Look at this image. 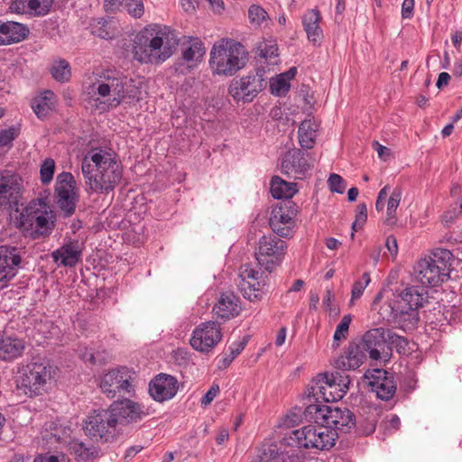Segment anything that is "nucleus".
Wrapping results in <instances>:
<instances>
[{
	"instance_id": "nucleus-49",
	"label": "nucleus",
	"mask_w": 462,
	"mask_h": 462,
	"mask_svg": "<svg viewBox=\"0 0 462 462\" xmlns=\"http://www.w3.org/2000/svg\"><path fill=\"white\" fill-rule=\"evenodd\" d=\"M371 279L368 273H363L360 280L356 281L352 288L350 302L353 303L358 300L364 293L365 289L370 283Z\"/></svg>"
},
{
	"instance_id": "nucleus-51",
	"label": "nucleus",
	"mask_w": 462,
	"mask_h": 462,
	"mask_svg": "<svg viewBox=\"0 0 462 462\" xmlns=\"http://www.w3.org/2000/svg\"><path fill=\"white\" fill-rule=\"evenodd\" d=\"M290 83L281 74L270 82V88L273 94L282 96L290 89Z\"/></svg>"
},
{
	"instance_id": "nucleus-2",
	"label": "nucleus",
	"mask_w": 462,
	"mask_h": 462,
	"mask_svg": "<svg viewBox=\"0 0 462 462\" xmlns=\"http://www.w3.org/2000/svg\"><path fill=\"white\" fill-rule=\"evenodd\" d=\"M142 83L116 70L103 72L89 88L93 106L99 112L117 107L125 99L136 104L142 98Z\"/></svg>"
},
{
	"instance_id": "nucleus-43",
	"label": "nucleus",
	"mask_w": 462,
	"mask_h": 462,
	"mask_svg": "<svg viewBox=\"0 0 462 462\" xmlns=\"http://www.w3.org/2000/svg\"><path fill=\"white\" fill-rule=\"evenodd\" d=\"M53 5V0H27V7L29 14L44 16L46 15Z\"/></svg>"
},
{
	"instance_id": "nucleus-4",
	"label": "nucleus",
	"mask_w": 462,
	"mask_h": 462,
	"mask_svg": "<svg viewBox=\"0 0 462 462\" xmlns=\"http://www.w3.org/2000/svg\"><path fill=\"white\" fill-rule=\"evenodd\" d=\"M178 42L176 34L169 27L149 25L135 36L134 57L141 63L160 64L172 55Z\"/></svg>"
},
{
	"instance_id": "nucleus-1",
	"label": "nucleus",
	"mask_w": 462,
	"mask_h": 462,
	"mask_svg": "<svg viewBox=\"0 0 462 462\" xmlns=\"http://www.w3.org/2000/svg\"><path fill=\"white\" fill-rule=\"evenodd\" d=\"M87 189L97 194H108L120 183L123 165L111 150L91 148L81 162Z\"/></svg>"
},
{
	"instance_id": "nucleus-42",
	"label": "nucleus",
	"mask_w": 462,
	"mask_h": 462,
	"mask_svg": "<svg viewBox=\"0 0 462 462\" xmlns=\"http://www.w3.org/2000/svg\"><path fill=\"white\" fill-rule=\"evenodd\" d=\"M257 55L265 59L269 63H275L273 60L279 56L275 41L270 39L259 42L257 46Z\"/></svg>"
},
{
	"instance_id": "nucleus-18",
	"label": "nucleus",
	"mask_w": 462,
	"mask_h": 462,
	"mask_svg": "<svg viewBox=\"0 0 462 462\" xmlns=\"http://www.w3.org/2000/svg\"><path fill=\"white\" fill-rule=\"evenodd\" d=\"M55 195L57 203L65 215H72L78 202L76 180L72 173L62 171L57 176Z\"/></svg>"
},
{
	"instance_id": "nucleus-19",
	"label": "nucleus",
	"mask_w": 462,
	"mask_h": 462,
	"mask_svg": "<svg viewBox=\"0 0 462 462\" xmlns=\"http://www.w3.org/2000/svg\"><path fill=\"white\" fill-rule=\"evenodd\" d=\"M107 410L116 426L129 425L148 415L147 409L143 404L128 398L115 401Z\"/></svg>"
},
{
	"instance_id": "nucleus-37",
	"label": "nucleus",
	"mask_w": 462,
	"mask_h": 462,
	"mask_svg": "<svg viewBox=\"0 0 462 462\" xmlns=\"http://www.w3.org/2000/svg\"><path fill=\"white\" fill-rule=\"evenodd\" d=\"M414 276L423 287L431 288L433 282V258L431 255L418 261L414 266Z\"/></svg>"
},
{
	"instance_id": "nucleus-57",
	"label": "nucleus",
	"mask_w": 462,
	"mask_h": 462,
	"mask_svg": "<svg viewBox=\"0 0 462 462\" xmlns=\"http://www.w3.org/2000/svg\"><path fill=\"white\" fill-rule=\"evenodd\" d=\"M51 430H52V431L50 433V435H48L47 433L42 435V438L44 439H46L47 441H51V442H58V443H64V444L67 443L66 437H65V435L67 434L66 430L59 429L56 426Z\"/></svg>"
},
{
	"instance_id": "nucleus-13",
	"label": "nucleus",
	"mask_w": 462,
	"mask_h": 462,
	"mask_svg": "<svg viewBox=\"0 0 462 462\" xmlns=\"http://www.w3.org/2000/svg\"><path fill=\"white\" fill-rule=\"evenodd\" d=\"M299 207L292 200H282L271 212L269 225L280 237H292L296 228V217Z\"/></svg>"
},
{
	"instance_id": "nucleus-27",
	"label": "nucleus",
	"mask_w": 462,
	"mask_h": 462,
	"mask_svg": "<svg viewBox=\"0 0 462 462\" xmlns=\"http://www.w3.org/2000/svg\"><path fill=\"white\" fill-rule=\"evenodd\" d=\"M241 310V300L233 291L222 292L213 307L216 318L224 321L237 317Z\"/></svg>"
},
{
	"instance_id": "nucleus-9",
	"label": "nucleus",
	"mask_w": 462,
	"mask_h": 462,
	"mask_svg": "<svg viewBox=\"0 0 462 462\" xmlns=\"http://www.w3.org/2000/svg\"><path fill=\"white\" fill-rule=\"evenodd\" d=\"M337 439L336 431L328 429L325 423H316L291 430L284 440L288 446L299 448L329 450Z\"/></svg>"
},
{
	"instance_id": "nucleus-58",
	"label": "nucleus",
	"mask_w": 462,
	"mask_h": 462,
	"mask_svg": "<svg viewBox=\"0 0 462 462\" xmlns=\"http://www.w3.org/2000/svg\"><path fill=\"white\" fill-rule=\"evenodd\" d=\"M367 219V208L365 203L359 204L357 206V213L356 216V220L352 225L353 230L356 231L358 228H362L363 225L366 222Z\"/></svg>"
},
{
	"instance_id": "nucleus-15",
	"label": "nucleus",
	"mask_w": 462,
	"mask_h": 462,
	"mask_svg": "<svg viewBox=\"0 0 462 462\" xmlns=\"http://www.w3.org/2000/svg\"><path fill=\"white\" fill-rule=\"evenodd\" d=\"M264 86L263 73L256 71L233 79L229 84L228 93L236 102L249 103L258 96Z\"/></svg>"
},
{
	"instance_id": "nucleus-54",
	"label": "nucleus",
	"mask_w": 462,
	"mask_h": 462,
	"mask_svg": "<svg viewBox=\"0 0 462 462\" xmlns=\"http://www.w3.org/2000/svg\"><path fill=\"white\" fill-rule=\"evenodd\" d=\"M301 420V412L300 410L295 409L288 412L284 417L281 420L280 427L291 428L298 424Z\"/></svg>"
},
{
	"instance_id": "nucleus-29",
	"label": "nucleus",
	"mask_w": 462,
	"mask_h": 462,
	"mask_svg": "<svg viewBox=\"0 0 462 462\" xmlns=\"http://www.w3.org/2000/svg\"><path fill=\"white\" fill-rule=\"evenodd\" d=\"M81 248L76 240H69L51 253V258L58 266L75 267L81 257Z\"/></svg>"
},
{
	"instance_id": "nucleus-47",
	"label": "nucleus",
	"mask_w": 462,
	"mask_h": 462,
	"mask_svg": "<svg viewBox=\"0 0 462 462\" xmlns=\"http://www.w3.org/2000/svg\"><path fill=\"white\" fill-rule=\"evenodd\" d=\"M266 11L257 5H253L248 10V18L250 23L254 26H261L267 19Z\"/></svg>"
},
{
	"instance_id": "nucleus-38",
	"label": "nucleus",
	"mask_w": 462,
	"mask_h": 462,
	"mask_svg": "<svg viewBox=\"0 0 462 462\" xmlns=\"http://www.w3.org/2000/svg\"><path fill=\"white\" fill-rule=\"evenodd\" d=\"M297 191V185L294 182L283 180L278 176L271 180V193L277 199L291 200V199Z\"/></svg>"
},
{
	"instance_id": "nucleus-22",
	"label": "nucleus",
	"mask_w": 462,
	"mask_h": 462,
	"mask_svg": "<svg viewBox=\"0 0 462 462\" xmlns=\"http://www.w3.org/2000/svg\"><path fill=\"white\" fill-rule=\"evenodd\" d=\"M305 456L300 450L282 449L275 443H263L257 448L252 462H304Z\"/></svg>"
},
{
	"instance_id": "nucleus-5",
	"label": "nucleus",
	"mask_w": 462,
	"mask_h": 462,
	"mask_svg": "<svg viewBox=\"0 0 462 462\" xmlns=\"http://www.w3.org/2000/svg\"><path fill=\"white\" fill-rule=\"evenodd\" d=\"M383 298V291H380L374 298L372 308L377 310L383 319L393 321L400 327H413L418 321L417 309L422 305V293L415 287L406 288L399 294H393V298L380 305Z\"/></svg>"
},
{
	"instance_id": "nucleus-35",
	"label": "nucleus",
	"mask_w": 462,
	"mask_h": 462,
	"mask_svg": "<svg viewBox=\"0 0 462 462\" xmlns=\"http://www.w3.org/2000/svg\"><path fill=\"white\" fill-rule=\"evenodd\" d=\"M56 96L51 90H45L32 100V108L36 116L43 120L55 109Z\"/></svg>"
},
{
	"instance_id": "nucleus-45",
	"label": "nucleus",
	"mask_w": 462,
	"mask_h": 462,
	"mask_svg": "<svg viewBox=\"0 0 462 462\" xmlns=\"http://www.w3.org/2000/svg\"><path fill=\"white\" fill-rule=\"evenodd\" d=\"M389 334L387 344L391 348H394L399 354L406 355L409 351L408 340L404 337L395 334L392 329Z\"/></svg>"
},
{
	"instance_id": "nucleus-36",
	"label": "nucleus",
	"mask_w": 462,
	"mask_h": 462,
	"mask_svg": "<svg viewBox=\"0 0 462 462\" xmlns=\"http://www.w3.org/2000/svg\"><path fill=\"white\" fill-rule=\"evenodd\" d=\"M70 454L79 462H89L99 457V450L93 445H87L76 439L68 442Z\"/></svg>"
},
{
	"instance_id": "nucleus-62",
	"label": "nucleus",
	"mask_w": 462,
	"mask_h": 462,
	"mask_svg": "<svg viewBox=\"0 0 462 462\" xmlns=\"http://www.w3.org/2000/svg\"><path fill=\"white\" fill-rule=\"evenodd\" d=\"M11 12L16 14H29V7H27V0H14L9 6Z\"/></svg>"
},
{
	"instance_id": "nucleus-3",
	"label": "nucleus",
	"mask_w": 462,
	"mask_h": 462,
	"mask_svg": "<svg viewBox=\"0 0 462 462\" xmlns=\"http://www.w3.org/2000/svg\"><path fill=\"white\" fill-rule=\"evenodd\" d=\"M455 257L449 249L435 247V329L446 331V327L461 320L462 311L455 304H451L456 297L452 290L440 288V285L450 279Z\"/></svg>"
},
{
	"instance_id": "nucleus-24",
	"label": "nucleus",
	"mask_w": 462,
	"mask_h": 462,
	"mask_svg": "<svg viewBox=\"0 0 462 462\" xmlns=\"http://www.w3.org/2000/svg\"><path fill=\"white\" fill-rule=\"evenodd\" d=\"M179 391V382L173 375L160 373L149 383V393L158 402L173 399Z\"/></svg>"
},
{
	"instance_id": "nucleus-32",
	"label": "nucleus",
	"mask_w": 462,
	"mask_h": 462,
	"mask_svg": "<svg viewBox=\"0 0 462 462\" xmlns=\"http://www.w3.org/2000/svg\"><path fill=\"white\" fill-rule=\"evenodd\" d=\"M182 59L189 69L195 68L202 60L206 48L199 38H189L181 44Z\"/></svg>"
},
{
	"instance_id": "nucleus-17",
	"label": "nucleus",
	"mask_w": 462,
	"mask_h": 462,
	"mask_svg": "<svg viewBox=\"0 0 462 462\" xmlns=\"http://www.w3.org/2000/svg\"><path fill=\"white\" fill-rule=\"evenodd\" d=\"M265 277L263 272L248 264L242 265L238 287L243 296L250 301L261 300L264 294Z\"/></svg>"
},
{
	"instance_id": "nucleus-33",
	"label": "nucleus",
	"mask_w": 462,
	"mask_h": 462,
	"mask_svg": "<svg viewBox=\"0 0 462 462\" xmlns=\"http://www.w3.org/2000/svg\"><path fill=\"white\" fill-rule=\"evenodd\" d=\"M25 342L17 337L0 336V360L11 362L22 356Z\"/></svg>"
},
{
	"instance_id": "nucleus-40",
	"label": "nucleus",
	"mask_w": 462,
	"mask_h": 462,
	"mask_svg": "<svg viewBox=\"0 0 462 462\" xmlns=\"http://www.w3.org/2000/svg\"><path fill=\"white\" fill-rule=\"evenodd\" d=\"M50 72L52 78L60 83L68 82L71 77L70 65L63 59L55 60L50 69Z\"/></svg>"
},
{
	"instance_id": "nucleus-16",
	"label": "nucleus",
	"mask_w": 462,
	"mask_h": 462,
	"mask_svg": "<svg viewBox=\"0 0 462 462\" xmlns=\"http://www.w3.org/2000/svg\"><path fill=\"white\" fill-rule=\"evenodd\" d=\"M84 430L89 437L107 442L116 436L117 426L107 409L96 410L88 416Z\"/></svg>"
},
{
	"instance_id": "nucleus-20",
	"label": "nucleus",
	"mask_w": 462,
	"mask_h": 462,
	"mask_svg": "<svg viewBox=\"0 0 462 462\" xmlns=\"http://www.w3.org/2000/svg\"><path fill=\"white\" fill-rule=\"evenodd\" d=\"M23 180L15 172H0V210L17 207L22 197Z\"/></svg>"
},
{
	"instance_id": "nucleus-50",
	"label": "nucleus",
	"mask_w": 462,
	"mask_h": 462,
	"mask_svg": "<svg viewBox=\"0 0 462 462\" xmlns=\"http://www.w3.org/2000/svg\"><path fill=\"white\" fill-rule=\"evenodd\" d=\"M351 320H352V317L349 314L345 315L342 318V319L340 320V322L337 324V326L336 328V331H335L334 337H333L334 342L340 341L342 339L346 338V337L348 335V329H349V325L351 323Z\"/></svg>"
},
{
	"instance_id": "nucleus-61",
	"label": "nucleus",
	"mask_w": 462,
	"mask_h": 462,
	"mask_svg": "<svg viewBox=\"0 0 462 462\" xmlns=\"http://www.w3.org/2000/svg\"><path fill=\"white\" fill-rule=\"evenodd\" d=\"M219 386L217 384H213L209 390L206 393V394L201 399V405L208 406L212 401L217 397L219 393Z\"/></svg>"
},
{
	"instance_id": "nucleus-30",
	"label": "nucleus",
	"mask_w": 462,
	"mask_h": 462,
	"mask_svg": "<svg viewBox=\"0 0 462 462\" xmlns=\"http://www.w3.org/2000/svg\"><path fill=\"white\" fill-rule=\"evenodd\" d=\"M367 354L365 346L359 342L351 343L345 355L335 360V366L343 371L356 370L364 363Z\"/></svg>"
},
{
	"instance_id": "nucleus-46",
	"label": "nucleus",
	"mask_w": 462,
	"mask_h": 462,
	"mask_svg": "<svg viewBox=\"0 0 462 462\" xmlns=\"http://www.w3.org/2000/svg\"><path fill=\"white\" fill-rule=\"evenodd\" d=\"M245 343L244 342H235L230 345L228 347L229 353H225V356L221 359L222 365L219 366L220 368H226L233 360L240 355V353L244 350Z\"/></svg>"
},
{
	"instance_id": "nucleus-53",
	"label": "nucleus",
	"mask_w": 462,
	"mask_h": 462,
	"mask_svg": "<svg viewBox=\"0 0 462 462\" xmlns=\"http://www.w3.org/2000/svg\"><path fill=\"white\" fill-rule=\"evenodd\" d=\"M460 215L461 212L459 211V207H456L454 204H452L441 216V223L444 225V226L448 227Z\"/></svg>"
},
{
	"instance_id": "nucleus-28",
	"label": "nucleus",
	"mask_w": 462,
	"mask_h": 462,
	"mask_svg": "<svg viewBox=\"0 0 462 462\" xmlns=\"http://www.w3.org/2000/svg\"><path fill=\"white\" fill-rule=\"evenodd\" d=\"M389 333L390 329L384 328H373L365 333L359 343L365 346L371 359H380L381 350L388 342Z\"/></svg>"
},
{
	"instance_id": "nucleus-52",
	"label": "nucleus",
	"mask_w": 462,
	"mask_h": 462,
	"mask_svg": "<svg viewBox=\"0 0 462 462\" xmlns=\"http://www.w3.org/2000/svg\"><path fill=\"white\" fill-rule=\"evenodd\" d=\"M125 6L128 14L134 18H140L144 14L143 0H126Z\"/></svg>"
},
{
	"instance_id": "nucleus-59",
	"label": "nucleus",
	"mask_w": 462,
	"mask_h": 462,
	"mask_svg": "<svg viewBox=\"0 0 462 462\" xmlns=\"http://www.w3.org/2000/svg\"><path fill=\"white\" fill-rule=\"evenodd\" d=\"M334 293L331 289H327L325 295L322 299L323 306L329 311L330 315L337 316L339 313V309L333 304Z\"/></svg>"
},
{
	"instance_id": "nucleus-6",
	"label": "nucleus",
	"mask_w": 462,
	"mask_h": 462,
	"mask_svg": "<svg viewBox=\"0 0 462 462\" xmlns=\"http://www.w3.org/2000/svg\"><path fill=\"white\" fill-rule=\"evenodd\" d=\"M248 60L245 46L233 39L216 42L209 53V68L215 76L231 77L244 69Z\"/></svg>"
},
{
	"instance_id": "nucleus-41",
	"label": "nucleus",
	"mask_w": 462,
	"mask_h": 462,
	"mask_svg": "<svg viewBox=\"0 0 462 462\" xmlns=\"http://www.w3.org/2000/svg\"><path fill=\"white\" fill-rule=\"evenodd\" d=\"M79 355L85 363L91 365H103L109 359V354L106 350H96L92 347H84Z\"/></svg>"
},
{
	"instance_id": "nucleus-48",
	"label": "nucleus",
	"mask_w": 462,
	"mask_h": 462,
	"mask_svg": "<svg viewBox=\"0 0 462 462\" xmlns=\"http://www.w3.org/2000/svg\"><path fill=\"white\" fill-rule=\"evenodd\" d=\"M54 171H55L54 160L51 158L45 159L42 162V163L41 165V169H40L41 181L42 182V184H49L52 180L53 175H54Z\"/></svg>"
},
{
	"instance_id": "nucleus-14",
	"label": "nucleus",
	"mask_w": 462,
	"mask_h": 462,
	"mask_svg": "<svg viewBox=\"0 0 462 462\" xmlns=\"http://www.w3.org/2000/svg\"><path fill=\"white\" fill-rule=\"evenodd\" d=\"M286 248L285 241L275 236H263L258 242L256 260L262 267L271 272L281 263Z\"/></svg>"
},
{
	"instance_id": "nucleus-8",
	"label": "nucleus",
	"mask_w": 462,
	"mask_h": 462,
	"mask_svg": "<svg viewBox=\"0 0 462 462\" xmlns=\"http://www.w3.org/2000/svg\"><path fill=\"white\" fill-rule=\"evenodd\" d=\"M305 419L315 423L325 425L335 430L337 438L346 434L356 426L355 414L347 408L321 404L318 402L309 404L304 410Z\"/></svg>"
},
{
	"instance_id": "nucleus-21",
	"label": "nucleus",
	"mask_w": 462,
	"mask_h": 462,
	"mask_svg": "<svg viewBox=\"0 0 462 462\" xmlns=\"http://www.w3.org/2000/svg\"><path fill=\"white\" fill-rule=\"evenodd\" d=\"M222 339L220 325L216 321L203 322L192 332L191 346L200 352H208Z\"/></svg>"
},
{
	"instance_id": "nucleus-63",
	"label": "nucleus",
	"mask_w": 462,
	"mask_h": 462,
	"mask_svg": "<svg viewBox=\"0 0 462 462\" xmlns=\"http://www.w3.org/2000/svg\"><path fill=\"white\" fill-rule=\"evenodd\" d=\"M385 247L393 258H396L398 254V244L393 236H388L385 240Z\"/></svg>"
},
{
	"instance_id": "nucleus-31",
	"label": "nucleus",
	"mask_w": 462,
	"mask_h": 462,
	"mask_svg": "<svg viewBox=\"0 0 462 462\" xmlns=\"http://www.w3.org/2000/svg\"><path fill=\"white\" fill-rule=\"evenodd\" d=\"M29 29L23 23L8 21L0 23V45H9L23 41Z\"/></svg>"
},
{
	"instance_id": "nucleus-7",
	"label": "nucleus",
	"mask_w": 462,
	"mask_h": 462,
	"mask_svg": "<svg viewBox=\"0 0 462 462\" xmlns=\"http://www.w3.org/2000/svg\"><path fill=\"white\" fill-rule=\"evenodd\" d=\"M56 221V214L51 206L42 199H37L22 209L17 218V226L36 240L50 236Z\"/></svg>"
},
{
	"instance_id": "nucleus-25",
	"label": "nucleus",
	"mask_w": 462,
	"mask_h": 462,
	"mask_svg": "<svg viewBox=\"0 0 462 462\" xmlns=\"http://www.w3.org/2000/svg\"><path fill=\"white\" fill-rule=\"evenodd\" d=\"M310 168L305 153L300 149L288 151L281 160L282 172L294 179H303Z\"/></svg>"
},
{
	"instance_id": "nucleus-44",
	"label": "nucleus",
	"mask_w": 462,
	"mask_h": 462,
	"mask_svg": "<svg viewBox=\"0 0 462 462\" xmlns=\"http://www.w3.org/2000/svg\"><path fill=\"white\" fill-rule=\"evenodd\" d=\"M402 199V193L399 189H394L387 200V225H393L395 223V212L399 207Z\"/></svg>"
},
{
	"instance_id": "nucleus-26",
	"label": "nucleus",
	"mask_w": 462,
	"mask_h": 462,
	"mask_svg": "<svg viewBox=\"0 0 462 462\" xmlns=\"http://www.w3.org/2000/svg\"><path fill=\"white\" fill-rule=\"evenodd\" d=\"M21 262L18 247L0 245V283L7 282L16 275Z\"/></svg>"
},
{
	"instance_id": "nucleus-39",
	"label": "nucleus",
	"mask_w": 462,
	"mask_h": 462,
	"mask_svg": "<svg viewBox=\"0 0 462 462\" xmlns=\"http://www.w3.org/2000/svg\"><path fill=\"white\" fill-rule=\"evenodd\" d=\"M318 124L312 118L305 119L299 127V142L303 149H311L315 143Z\"/></svg>"
},
{
	"instance_id": "nucleus-56",
	"label": "nucleus",
	"mask_w": 462,
	"mask_h": 462,
	"mask_svg": "<svg viewBox=\"0 0 462 462\" xmlns=\"http://www.w3.org/2000/svg\"><path fill=\"white\" fill-rule=\"evenodd\" d=\"M400 418L396 414H391L382 421L380 427L383 428L384 431L392 433L393 431L397 430L400 428Z\"/></svg>"
},
{
	"instance_id": "nucleus-12",
	"label": "nucleus",
	"mask_w": 462,
	"mask_h": 462,
	"mask_svg": "<svg viewBox=\"0 0 462 462\" xmlns=\"http://www.w3.org/2000/svg\"><path fill=\"white\" fill-rule=\"evenodd\" d=\"M136 373L126 366H118L104 374L99 380L101 392L110 399L125 394L132 395L135 392L134 381Z\"/></svg>"
},
{
	"instance_id": "nucleus-34",
	"label": "nucleus",
	"mask_w": 462,
	"mask_h": 462,
	"mask_svg": "<svg viewBox=\"0 0 462 462\" xmlns=\"http://www.w3.org/2000/svg\"><path fill=\"white\" fill-rule=\"evenodd\" d=\"M321 20V14L317 9H310L302 16V25L307 38L314 44L323 38V31L320 27Z\"/></svg>"
},
{
	"instance_id": "nucleus-11",
	"label": "nucleus",
	"mask_w": 462,
	"mask_h": 462,
	"mask_svg": "<svg viewBox=\"0 0 462 462\" xmlns=\"http://www.w3.org/2000/svg\"><path fill=\"white\" fill-rule=\"evenodd\" d=\"M350 384V379L345 371L319 374L311 385V393L318 402H337L344 397Z\"/></svg>"
},
{
	"instance_id": "nucleus-64",
	"label": "nucleus",
	"mask_w": 462,
	"mask_h": 462,
	"mask_svg": "<svg viewBox=\"0 0 462 462\" xmlns=\"http://www.w3.org/2000/svg\"><path fill=\"white\" fill-rule=\"evenodd\" d=\"M414 8V0H403L402 5V16L403 19H409L412 16Z\"/></svg>"
},
{
	"instance_id": "nucleus-55",
	"label": "nucleus",
	"mask_w": 462,
	"mask_h": 462,
	"mask_svg": "<svg viewBox=\"0 0 462 462\" xmlns=\"http://www.w3.org/2000/svg\"><path fill=\"white\" fill-rule=\"evenodd\" d=\"M328 184L329 186V189L333 192L337 193H343L346 189V181L344 179L336 173H331L328 180Z\"/></svg>"
},
{
	"instance_id": "nucleus-10",
	"label": "nucleus",
	"mask_w": 462,
	"mask_h": 462,
	"mask_svg": "<svg viewBox=\"0 0 462 462\" xmlns=\"http://www.w3.org/2000/svg\"><path fill=\"white\" fill-rule=\"evenodd\" d=\"M51 367L43 360H35L18 368L16 383L18 389L30 397L42 395L47 390L51 378Z\"/></svg>"
},
{
	"instance_id": "nucleus-60",
	"label": "nucleus",
	"mask_w": 462,
	"mask_h": 462,
	"mask_svg": "<svg viewBox=\"0 0 462 462\" xmlns=\"http://www.w3.org/2000/svg\"><path fill=\"white\" fill-rule=\"evenodd\" d=\"M16 137V131L14 127H10L0 132V147L10 145Z\"/></svg>"
},
{
	"instance_id": "nucleus-23",
	"label": "nucleus",
	"mask_w": 462,
	"mask_h": 462,
	"mask_svg": "<svg viewBox=\"0 0 462 462\" xmlns=\"http://www.w3.org/2000/svg\"><path fill=\"white\" fill-rule=\"evenodd\" d=\"M371 390L383 401L392 399L396 392L393 376L384 369L367 370L364 375Z\"/></svg>"
}]
</instances>
